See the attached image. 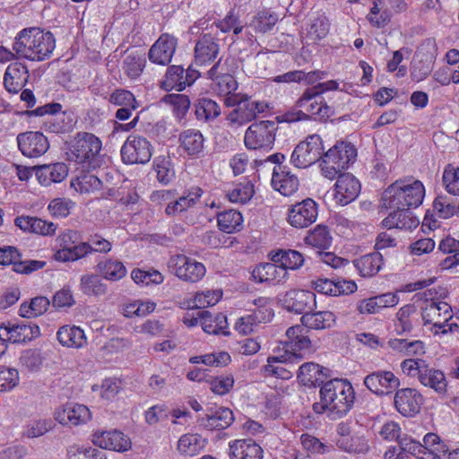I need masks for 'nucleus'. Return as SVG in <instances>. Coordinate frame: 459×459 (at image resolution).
Masks as SVG:
<instances>
[{"label": "nucleus", "instance_id": "nucleus-17", "mask_svg": "<svg viewBox=\"0 0 459 459\" xmlns=\"http://www.w3.org/2000/svg\"><path fill=\"white\" fill-rule=\"evenodd\" d=\"M19 150L29 158L43 155L49 148L47 137L40 132H25L17 135Z\"/></svg>", "mask_w": 459, "mask_h": 459}, {"label": "nucleus", "instance_id": "nucleus-44", "mask_svg": "<svg viewBox=\"0 0 459 459\" xmlns=\"http://www.w3.org/2000/svg\"><path fill=\"white\" fill-rule=\"evenodd\" d=\"M185 69L181 65H170L167 69L165 79L161 82V87L166 91L176 89L183 91L188 82H185Z\"/></svg>", "mask_w": 459, "mask_h": 459}, {"label": "nucleus", "instance_id": "nucleus-38", "mask_svg": "<svg viewBox=\"0 0 459 459\" xmlns=\"http://www.w3.org/2000/svg\"><path fill=\"white\" fill-rule=\"evenodd\" d=\"M146 65L144 54L128 51L121 65L123 73L131 80H136L143 74Z\"/></svg>", "mask_w": 459, "mask_h": 459}, {"label": "nucleus", "instance_id": "nucleus-39", "mask_svg": "<svg viewBox=\"0 0 459 459\" xmlns=\"http://www.w3.org/2000/svg\"><path fill=\"white\" fill-rule=\"evenodd\" d=\"M270 257L272 262L279 263L285 271L299 269L305 262L303 255L292 249H279L276 252H271Z\"/></svg>", "mask_w": 459, "mask_h": 459}, {"label": "nucleus", "instance_id": "nucleus-34", "mask_svg": "<svg viewBox=\"0 0 459 459\" xmlns=\"http://www.w3.org/2000/svg\"><path fill=\"white\" fill-rule=\"evenodd\" d=\"M302 325L314 330L329 329L335 325V315L328 310L305 313L300 318Z\"/></svg>", "mask_w": 459, "mask_h": 459}, {"label": "nucleus", "instance_id": "nucleus-36", "mask_svg": "<svg viewBox=\"0 0 459 459\" xmlns=\"http://www.w3.org/2000/svg\"><path fill=\"white\" fill-rule=\"evenodd\" d=\"M56 338L60 344L68 348L79 349L87 343L84 331L75 325L61 326L56 333Z\"/></svg>", "mask_w": 459, "mask_h": 459}, {"label": "nucleus", "instance_id": "nucleus-51", "mask_svg": "<svg viewBox=\"0 0 459 459\" xmlns=\"http://www.w3.org/2000/svg\"><path fill=\"white\" fill-rule=\"evenodd\" d=\"M254 110L250 100L245 97L243 102L229 113L227 119L232 124L244 125L255 119Z\"/></svg>", "mask_w": 459, "mask_h": 459}, {"label": "nucleus", "instance_id": "nucleus-10", "mask_svg": "<svg viewBox=\"0 0 459 459\" xmlns=\"http://www.w3.org/2000/svg\"><path fill=\"white\" fill-rule=\"evenodd\" d=\"M40 334V329L36 324L21 322L12 324L11 322L0 325V339L13 343H22L30 342Z\"/></svg>", "mask_w": 459, "mask_h": 459}, {"label": "nucleus", "instance_id": "nucleus-14", "mask_svg": "<svg viewBox=\"0 0 459 459\" xmlns=\"http://www.w3.org/2000/svg\"><path fill=\"white\" fill-rule=\"evenodd\" d=\"M318 215L317 204L311 198L291 205L288 212V221L295 228H307L316 221Z\"/></svg>", "mask_w": 459, "mask_h": 459}, {"label": "nucleus", "instance_id": "nucleus-48", "mask_svg": "<svg viewBox=\"0 0 459 459\" xmlns=\"http://www.w3.org/2000/svg\"><path fill=\"white\" fill-rule=\"evenodd\" d=\"M195 116L197 119L208 121L216 118L221 114L218 103L208 98H201L195 103Z\"/></svg>", "mask_w": 459, "mask_h": 459}, {"label": "nucleus", "instance_id": "nucleus-32", "mask_svg": "<svg viewBox=\"0 0 459 459\" xmlns=\"http://www.w3.org/2000/svg\"><path fill=\"white\" fill-rule=\"evenodd\" d=\"M197 421L201 427L209 430L223 429L232 424L234 416L231 410L221 407L211 415L198 418Z\"/></svg>", "mask_w": 459, "mask_h": 459}, {"label": "nucleus", "instance_id": "nucleus-54", "mask_svg": "<svg viewBox=\"0 0 459 459\" xmlns=\"http://www.w3.org/2000/svg\"><path fill=\"white\" fill-rule=\"evenodd\" d=\"M71 184L76 191L81 193L93 192L102 187V181L96 175L91 173L81 174Z\"/></svg>", "mask_w": 459, "mask_h": 459}, {"label": "nucleus", "instance_id": "nucleus-57", "mask_svg": "<svg viewBox=\"0 0 459 459\" xmlns=\"http://www.w3.org/2000/svg\"><path fill=\"white\" fill-rule=\"evenodd\" d=\"M433 209L442 219H448L454 215L459 216V204L450 203L447 196L438 195L433 202Z\"/></svg>", "mask_w": 459, "mask_h": 459}, {"label": "nucleus", "instance_id": "nucleus-22", "mask_svg": "<svg viewBox=\"0 0 459 459\" xmlns=\"http://www.w3.org/2000/svg\"><path fill=\"white\" fill-rule=\"evenodd\" d=\"M356 157L357 151L353 144L340 142L324 154L323 161L336 164L338 169H345L350 163L354 162Z\"/></svg>", "mask_w": 459, "mask_h": 459}, {"label": "nucleus", "instance_id": "nucleus-52", "mask_svg": "<svg viewBox=\"0 0 459 459\" xmlns=\"http://www.w3.org/2000/svg\"><path fill=\"white\" fill-rule=\"evenodd\" d=\"M299 439L303 449L309 455H325L333 450L330 444L324 443L308 433L302 434Z\"/></svg>", "mask_w": 459, "mask_h": 459}, {"label": "nucleus", "instance_id": "nucleus-3", "mask_svg": "<svg viewBox=\"0 0 459 459\" xmlns=\"http://www.w3.org/2000/svg\"><path fill=\"white\" fill-rule=\"evenodd\" d=\"M425 195V188L420 180L408 183L406 180H396L388 186L381 197L382 206L385 209L404 210L418 207Z\"/></svg>", "mask_w": 459, "mask_h": 459}, {"label": "nucleus", "instance_id": "nucleus-18", "mask_svg": "<svg viewBox=\"0 0 459 459\" xmlns=\"http://www.w3.org/2000/svg\"><path fill=\"white\" fill-rule=\"evenodd\" d=\"M177 45L178 39L175 37L168 33L161 34L149 49V60L156 65H168L175 54Z\"/></svg>", "mask_w": 459, "mask_h": 459}, {"label": "nucleus", "instance_id": "nucleus-43", "mask_svg": "<svg viewBox=\"0 0 459 459\" xmlns=\"http://www.w3.org/2000/svg\"><path fill=\"white\" fill-rule=\"evenodd\" d=\"M101 276L96 273H86L81 277L80 289L88 296H101L107 292V285L102 281Z\"/></svg>", "mask_w": 459, "mask_h": 459}, {"label": "nucleus", "instance_id": "nucleus-21", "mask_svg": "<svg viewBox=\"0 0 459 459\" xmlns=\"http://www.w3.org/2000/svg\"><path fill=\"white\" fill-rule=\"evenodd\" d=\"M92 443L103 449L125 452L131 448V440L118 430L100 431L92 434Z\"/></svg>", "mask_w": 459, "mask_h": 459}, {"label": "nucleus", "instance_id": "nucleus-25", "mask_svg": "<svg viewBox=\"0 0 459 459\" xmlns=\"http://www.w3.org/2000/svg\"><path fill=\"white\" fill-rule=\"evenodd\" d=\"M35 175L42 186L60 183L68 176V167L64 162L36 166Z\"/></svg>", "mask_w": 459, "mask_h": 459}, {"label": "nucleus", "instance_id": "nucleus-24", "mask_svg": "<svg viewBox=\"0 0 459 459\" xmlns=\"http://www.w3.org/2000/svg\"><path fill=\"white\" fill-rule=\"evenodd\" d=\"M272 186L282 195L289 196L299 189V180L288 166H276L273 171Z\"/></svg>", "mask_w": 459, "mask_h": 459}, {"label": "nucleus", "instance_id": "nucleus-59", "mask_svg": "<svg viewBox=\"0 0 459 459\" xmlns=\"http://www.w3.org/2000/svg\"><path fill=\"white\" fill-rule=\"evenodd\" d=\"M443 184L449 194L459 195V168L448 164L443 173Z\"/></svg>", "mask_w": 459, "mask_h": 459}, {"label": "nucleus", "instance_id": "nucleus-28", "mask_svg": "<svg viewBox=\"0 0 459 459\" xmlns=\"http://www.w3.org/2000/svg\"><path fill=\"white\" fill-rule=\"evenodd\" d=\"M277 263H264L255 266L252 272V278L256 282H283L288 273L283 268L276 265Z\"/></svg>", "mask_w": 459, "mask_h": 459}, {"label": "nucleus", "instance_id": "nucleus-33", "mask_svg": "<svg viewBox=\"0 0 459 459\" xmlns=\"http://www.w3.org/2000/svg\"><path fill=\"white\" fill-rule=\"evenodd\" d=\"M422 385L434 390L438 394H445L447 390V381L443 371L430 367L428 363L418 380Z\"/></svg>", "mask_w": 459, "mask_h": 459}, {"label": "nucleus", "instance_id": "nucleus-1", "mask_svg": "<svg viewBox=\"0 0 459 459\" xmlns=\"http://www.w3.org/2000/svg\"><path fill=\"white\" fill-rule=\"evenodd\" d=\"M320 403L313 404L316 413L327 412L332 420L344 417L352 408L355 392L351 384L344 379L334 378L326 381L319 391Z\"/></svg>", "mask_w": 459, "mask_h": 459}, {"label": "nucleus", "instance_id": "nucleus-5", "mask_svg": "<svg viewBox=\"0 0 459 459\" xmlns=\"http://www.w3.org/2000/svg\"><path fill=\"white\" fill-rule=\"evenodd\" d=\"M278 124L261 120L251 124L245 133L244 143L248 150L271 151L276 138Z\"/></svg>", "mask_w": 459, "mask_h": 459}, {"label": "nucleus", "instance_id": "nucleus-56", "mask_svg": "<svg viewBox=\"0 0 459 459\" xmlns=\"http://www.w3.org/2000/svg\"><path fill=\"white\" fill-rule=\"evenodd\" d=\"M154 169L157 173L158 181L164 185L169 184L175 177V171L169 157L156 158L154 160Z\"/></svg>", "mask_w": 459, "mask_h": 459}, {"label": "nucleus", "instance_id": "nucleus-20", "mask_svg": "<svg viewBox=\"0 0 459 459\" xmlns=\"http://www.w3.org/2000/svg\"><path fill=\"white\" fill-rule=\"evenodd\" d=\"M91 414L83 404L67 403L55 412V419L64 426H78L91 420Z\"/></svg>", "mask_w": 459, "mask_h": 459}, {"label": "nucleus", "instance_id": "nucleus-55", "mask_svg": "<svg viewBox=\"0 0 459 459\" xmlns=\"http://www.w3.org/2000/svg\"><path fill=\"white\" fill-rule=\"evenodd\" d=\"M254 186L250 181L239 183L229 191L227 195L231 203L245 204L254 195Z\"/></svg>", "mask_w": 459, "mask_h": 459}, {"label": "nucleus", "instance_id": "nucleus-30", "mask_svg": "<svg viewBox=\"0 0 459 459\" xmlns=\"http://www.w3.org/2000/svg\"><path fill=\"white\" fill-rule=\"evenodd\" d=\"M95 270L103 279L109 281H120L127 273L123 262L113 257H105L100 260L95 266Z\"/></svg>", "mask_w": 459, "mask_h": 459}, {"label": "nucleus", "instance_id": "nucleus-27", "mask_svg": "<svg viewBox=\"0 0 459 459\" xmlns=\"http://www.w3.org/2000/svg\"><path fill=\"white\" fill-rule=\"evenodd\" d=\"M325 370L329 371L318 364L307 362L299 367L297 377L305 386L319 385L321 387L327 378V373Z\"/></svg>", "mask_w": 459, "mask_h": 459}, {"label": "nucleus", "instance_id": "nucleus-63", "mask_svg": "<svg viewBox=\"0 0 459 459\" xmlns=\"http://www.w3.org/2000/svg\"><path fill=\"white\" fill-rule=\"evenodd\" d=\"M108 101L119 107L137 108L138 104L134 94L125 89H118L113 91L108 98Z\"/></svg>", "mask_w": 459, "mask_h": 459}, {"label": "nucleus", "instance_id": "nucleus-62", "mask_svg": "<svg viewBox=\"0 0 459 459\" xmlns=\"http://www.w3.org/2000/svg\"><path fill=\"white\" fill-rule=\"evenodd\" d=\"M133 281L136 283H150L160 284L163 281V275L156 270L143 271L141 269H134L131 273Z\"/></svg>", "mask_w": 459, "mask_h": 459}, {"label": "nucleus", "instance_id": "nucleus-16", "mask_svg": "<svg viewBox=\"0 0 459 459\" xmlns=\"http://www.w3.org/2000/svg\"><path fill=\"white\" fill-rule=\"evenodd\" d=\"M57 241L60 248L55 253L54 258L59 262H74L81 259V251H77L81 247L80 234L72 230L63 232Z\"/></svg>", "mask_w": 459, "mask_h": 459}, {"label": "nucleus", "instance_id": "nucleus-6", "mask_svg": "<svg viewBox=\"0 0 459 459\" xmlns=\"http://www.w3.org/2000/svg\"><path fill=\"white\" fill-rule=\"evenodd\" d=\"M153 147L147 138L132 134L123 143L120 154L125 164H146L152 156Z\"/></svg>", "mask_w": 459, "mask_h": 459}, {"label": "nucleus", "instance_id": "nucleus-46", "mask_svg": "<svg viewBox=\"0 0 459 459\" xmlns=\"http://www.w3.org/2000/svg\"><path fill=\"white\" fill-rule=\"evenodd\" d=\"M205 441L197 434H185L178 442L180 454L193 456L199 454L204 447Z\"/></svg>", "mask_w": 459, "mask_h": 459}, {"label": "nucleus", "instance_id": "nucleus-31", "mask_svg": "<svg viewBox=\"0 0 459 459\" xmlns=\"http://www.w3.org/2000/svg\"><path fill=\"white\" fill-rule=\"evenodd\" d=\"M330 29V23L325 13L313 12L307 20L306 39L313 43L325 39Z\"/></svg>", "mask_w": 459, "mask_h": 459}, {"label": "nucleus", "instance_id": "nucleus-11", "mask_svg": "<svg viewBox=\"0 0 459 459\" xmlns=\"http://www.w3.org/2000/svg\"><path fill=\"white\" fill-rule=\"evenodd\" d=\"M282 307L296 314L307 313L316 307V294L305 290H290L282 294L280 299Z\"/></svg>", "mask_w": 459, "mask_h": 459}, {"label": "nucleus", "instance_id": "nucleus-12", "mask_svg": "<svg viewBox=\"0 0 459 459\" xmlns=\"http://www.w3.org/2000/svg\"><path fill=\"white\" fill-rule=\"evenodd\" d=\"M424 403L423 395L415 388H402L395 392L394 404L396 411L404 417H414Z\"/></svg>", "mask_w": 459, "mask_h": 459}, {"label": "nucleus", "instance_id": "nucleus-35", "mask_svg": "<svg viewBox=\"0 0 459 459\" xmlns=\"http://www.w3.org/2000/svg\"><path fill=\"white\" fill-rule=\"evenodd\" d=\"M200 324L203 330L207 333L228 335L227 316L223 313H217L212 316L207 310L199 311Z\"/></svg>", "mask_w": 459, "mask_h": 459}, {"label": "nucleus", "instance_id": "nucleus-40", "mask_svg": "<svg viewBox=\"0 0 459 459\" xmlns=\"http://www.w3.org/2000/svg\"><path fill=\"white\" fill-rule=\"evenodd\" d=\"M180 147L189 155L197 156L204 150V136L199 130H184L179 135Z\"/></svg>", "mask_w": 459, "mask_h": 459}, {"label": "nucleus", "instance_id": "nucleus-7", "mask_svg": "<svg viewBox=\"0 0 459 459\" xmlns=\"http://www.w3.org/2000/svg\"><path fill=\"white\" fill-rule=\"evenodd\" d=\"M323 145L318 134L308 135L292 152L290 163L298 169H306L318 161L323 156Z\"/></svg>", "mask_w": 459, "mask_h": 459}, {"label": "nucleus", "instance_id": "nucleus-58", "mask_svg": "<svg viewBox=\"0 0 459 459\" xmlns=\"http://www.w3.org/2000/svg\"><path fill=\"white\" fill-rule=\"evenodd\" d=\"M54 428V422L51 419H41L31 421L27 425L23 436L28 438L39 437Z\"/></svg>", "mask_w": 459, "mask_h": 459}, {"label": "nucleus", "instance_id": "nucleus-4", "mask_svg": "<svg viewBox=\"0 0 459 459\" xmlns=\"http://www.w3.org/2000/svg\"><path fill=\"white\" fill-rule=\"evenodd\" d=\"M101 141L93 134L80 132L68 143L70 160L86 169H97L102 164Z\"/></svg>", "mask_w": 459, "mask_h": 459}, {"label": "nucleus", "instance_id": "nucleus-60", "mask_svg": "<svg viewBox=\"0 0 459 459\" xmlns=\"http://www.w3.org/2000/svg\"><path fill=\"white\" fill-rule=\"evenodd\" d=\"M410 209L411 208H405L404 210L394 209V214H396V229L411 230L419 226L420 221L412 215Z\"/></svg>", "mask_w": 459, "mask_h": 459}, {"label": "nucleus", "instance_id": "nucleus-19", "mask_svg": "<svg viewBox=\"0 0 459 459\" xmlns=\"http://www.w3.org/2000/svg\"><path fill=\"white\" fill-rule=\"evenodd\" d=\"M219 53V40L209 33L204 34L195 42L194 64L199 66L211 65L215 62Z\"/></svg>", "mask_w": 459, "mask_h": 459}, {"label": "nucleus", "instance_id": "nucleus-37", "mask_svg": "<svg viewBox=\"0 0 459 459\" xmlns=\"http://www.w3.org/2000/svg\"><path fill=\"white\" fill-rule=\"evenodd\" d=\"M203 193V190L199 186L192 187L186 195L168 204L165 209L166 214L174 216L193 207L202 196Z\"/></svg>", "mask_w": 459, "mask_h": 459}, {"label": "nucleus", "instance_id": "nucleus-45", "mask_svg": "<svg viewBox=\"0 0 459 459\" xmlns=\"http://www.w3.org/2000/svg\"><path fill=\"white\" fill-rule=\"evenodd\" d=\"M219 229L226 233L239 231L242 229V214L236 210L220 212L217 216Z\"/></svg>", "mask_w": 459, "mask_h": 459}, {"label": "nucleus", "instance_id": "nucleus-50", "mask_svg": "<svg viewBox=\"0 0 459 459\" xmlns=\"http://www.w3.org/2000/svg\"><path fill=\"white\" fill-rule=\"evenodd\" d=\"M111 248L112 245L108 239L95 234L90 236L86 242H82L81 247L77 251L82 252L81 258H83L92 252L108 253Z\"/></svg>", "mask_w": 459, "mask_h": 459}, {"label": "nucleus", "instance_id": "nucleus-2", "mask_svg": "<svg viewBox=\"0 0 459 459\" xmlns=\"http://www.w3.org/2000/svg\"><path fill=\"white\" fill-rule=\"evenodd\" d=\"M55 48L54 35L39 27L22 30L13 44V50L19 57L36 62L50 58Z\"/></svg>", "mask_w": 459, "mask_h": 459}, {"label": "nucleus", "instance_id": "nucleus-8", "mask_svg": "<svg viewBox=\"0 0 459 459\" xmlns=\"http://www.w3.org/2000/svg\"><path fill=\"white\" fill-rule=\"evenodd\" d=\"M295 106L309 115V119L327 121L334 115V110L327 105L315 89L307 88L303 94L297 100Z\"/></svg>", "mask_w": 459, "mask_h": 459}, {"label": "nucleus", "instance_id": "nucleus-47", "mask_svg": "<svg viewBox=\"0 0 459 459\" xmlns=\"http://www.w3.org/2000/svg\"><path fill=\"white\" fill-rule=\"evenodd\" d=\"M336 446L345 452L353 454H366L369 450L368 442L362 436L339 437Z\"/></svg>", "mask_w": 459, "mask_h": 459}, {"label": "nucleus", "instance_id": "nucleus-61", "mask_svg": "<svg viewBox=\"0 0 459 459\" xmlns=\"http://www.w3.org/2000/svg\"><path fill=\"white\" fill-rule=\"evenodd\" d=\"M264 323V318L261 315H254L253 313L242 316L238 319L235 328L236 330L244 335L249 334L254 332L255 327L258 325Z\"/></svg>", "mask_w": 459, "mask_h": 459}, {"label": "nucleus", "instance_id": "nucleus-26", "mask_svg": "<svg viewBox=\"0 0 459 459\" xmlns=\"http://www.w3.org/2000/svg\"><path fill=\"white\" fill-rule=\"evenodd\" d=\"M29 79L27 67L21 63L10 64L4 73V85L11 93L19 92Z\"/></svg>", "mask_w": 459, "mask_h": 459}, {"label": "nucleus", "instance_id": "nucleus-29", "mask_svg": "<svg viewBox=\"0 0 459 459\" xmlns=\"http://www.w3.org/2000/svg\"><path fill=\"white\" fill-rule=\"evenodd\" d=\"M262 447L252 439H238L230 444V459H263Z\"/></svg>", "mask_w": 459, "mask_h": 459}, {"label": "nucleus", "instance_id": "nucleus-49", "mask_svg": "<svg viewBox=\"0 0 459 459\" xmlns=\"http://www.w3.org/2000/svg\"><path fill=\"white\" fill-rule=\"evenodd\" d=\"M305 242L319 249H328L332 244V237L326 226L317 225L305 238Z\"/></svg>", "mask_w": 459, "mask_h": 459}, {"label": "nucleus", "instance_id": "nucleus-9", "mask_svg": "<svg viewBox=\"0 0 459 459\" xmlns=\"http://www.w3.org/2000/svg\"><path fill=\"white\" fill-rule=\"evenodd\" d=\"M168 267L177 277L187 282L199 281L206 273L202 263L185 255H172L168 261Z\"/></svg>", "mask_w": 459, "mask_h": 459}, {"label": "nucleus", "instance_id": "nucleus-41", "mask_svg": "<svg viewBox=\"0 0 459 459\" xmlns=\"http://www.w3.org/2000/svg\"><path fill=\"white\" fill-rule=\"evenodd\" d=\"M353 263L361 276L372 277L380 271L383 256L379 252H373L354 260Z\"/></svg>", "mask_w": 459, "mask_h": 459}, {"label": "nucleus", "instance_id": "nucleus-42", "mask_svg": "<svg viewBox=\"0 0 459 459\" xmlns=\"http://www.w3.org/2000/svg\"><path fill=\"white\" fill-rule=\"evenodd\" d=\"M278 22V16L270 10L258 11L247 23V26L258 33L270 31Z\"/></svg>", "mask_w": 459, "mask_h": 459}, {"label": "nucleus", "instance_id": "nucleus-64", "mask_svg": "<svg viewBox=\"0 0 459 459\" xmlns=\"http://www.w3.org/2000/svg\"><path fill=\"white\" fill-rule=\"evenodd\" d=\"M19 382V373L15 368L0 367V391L13 389Z\"/></svg>", "mask_w": 459, "mask_h": 459}, {"label": "nucleus", "instance_id": "nucleus-23", "mask_svg": "<svg viewBox=\"0 0 459 459\" xmlns=\"http://www.w3.org/2000/svg\"><path fill=\"white\" fill-rule=\"evenodd\" d=\"M360 192V183L355 177L349 173L341 174L335 183L334 197L342 205L352 202Z\"/></svg>", "mask_w": 459, "mask_h": 459}, {"label": "nucleus", "instance_id": "nucleus-53", "mask_svg": "<svg viewBox=\"0 0 459 459\" xmlns=\"http://www.w3.org/2000/svg\"><path fill=\"white\" fill-rule=\"evenodd\" d=\"M415 312L413 305H405L402 307L397 314L394 321V331L397 334L403 335L411 333L413 328L411 315Z\"/></svg>", "mask_w": 459, "mask_h": 459}, {"label": "nucleus", "instance_id": "nucleus-15", "mask_svg": "<svg viewBox=\"0 0 459 459\" xmlns=\"http://www.w3.org/2000/svg\"><path fill=\"white\" fill-rule=\"evenodd\" d=\"M424 325L432 324L434 333H447L446 325L452 318L451 307L444 301L431 302L422 311Z\"/></svg>", "mask_w": 459, "mask_h": 459}, {"label": "nucleus", "instance_id": "nucleus-13", "mask_svg": "<svg viewBox=\"0 0 459 459\" xmlns=\"http://www.w3.org/2000/svg\"><path fill=\"white\" fill-rule=\"evenodd\" d=\"M364 385L373 394L383 396L397 390L400 380L392 371L377 370L366 376Z\"/></svg>", "mask_w": 459, "mask_h": 459}]
</instances>
